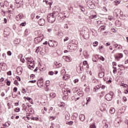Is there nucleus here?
Returning <instances> with one entry per match:
<instances>
[{
  "mask_svg": "<svg viewBox=\"0 0 128 128\" xmlns=\"http://www.w3.org/2000/svg\"><path fill=\"white\" fill-rule=\"evenodd\" d=\"M48 44V41H46L44 43H43V44Z\"/></svg>",
  "mask_w": 128,
  "mask_h": 128,
  "instance_id": "obj_64",
  "label": "nucleus"
},
{
  "mask_svg": "<svg viewBox=\"0 0 128 128\" xmlns=\"http://www.w3.org/2000/svg\"><path fill=\"white\" fill-rule=\"evenodd\" d=\"M60 14L58 12H52V13H48L47 15V20L48 22L52 23L56 22V18Z\"/></svg>",
  "mask_w": 128,
  "mask_h": 128,
  "instance_id": "obj_1",
  "label": "nucleus"
},
{
  "mask_svg": "<svg viewBox=\"0 0 128 128\" xmlns=\"http://www.w3.org/2000/svg\"><path fill=\"white\" fill-rule=\"evenodd\" d=\"M16 72L19 76H20L22 74V68L20 66L17 68Z\"/></svg>",
  "mask_w": 128,
  "mask_h": 128,
  "instance_id": "obj_10",
  "label": "nucleus"
},
{
  "mask_svg": "<svg viewBox=\"0 0 128 128\" xmlns=\"http://www.w3.org/2000/svg\"><path fill=\"white\" fill-rule=\"evenodd\" d=\"M74 82L75 84H77V82H78V79H75V80H74Z\"/></svg>",
  "mask_w": 128,
  "mask_h": 128,
  "instance_id": "obj_52",
  "label": "nucleus"
},
{
  "mask_svg": "<svg viewBox=\"0 0 128 128\" xmlns=\"http://www.w3.org/2000/svg\"><path fill=\"white\" fill-rule=\"evenodd\" d=\"M90 128H96V124H91L90 125Z\"/></svg>",
  "mask_w": 128,
  "mask_h": 128,
  "instance_id": "obj_30",
  "label": "nucleus"
},
{
  "mask_svg": "<svg viewBox=\"0 0 128 128\" xmlns=\"http://www.w3.org/2000/svg\"><path fill=\"white\" fill-rule=\"evenodd\" d=\"M24 34L25 36H28V29L25 30Z\"/></svg>",
  "mask_w": 128,
  "mask_h": 128,
  "instance_id": "obj_36",
  "label": "nucleus"
},
{
  "mask_svg": "<svg viewBox=\"0 0 128 128\" xmlns=\"http://www.w3.org/2000/svg\"><path fill=\"white\" fill-rule=\"evenodd\" d=\"M90 98H86L87 102H86V104H88V102H90Z\"/></svg>",
  "mask_w": 128,
  "mask_h": 128,
  "instance_id": "obj_47",
  "label": "nucleus"
},
{
  "mask_svg": "<svg viewBox=\"0 0 128 128\" xmlns=\"http://www.w3.org/2000/svg\"><path fill=\"white\" fill-rule=\"evenodd\" d=\"M106 30V26H100L98 30H100V32H104V30Z\"/></svg>",
  "mask_w": 128,
  "mask_h": 128,
  "instance_id": "obj_15",
  "label": "nucleus"
},
{
  "mask_svg": "<svg viewBox=\"0 0 128 128\" xmlns=\"http://www.w3.org/2000/svg\"><path fill=\"white\" fill-rule=\"evenodd\" d=\"M114 19V18L112 16H108V20H112Z\"/></svg>",
  "mask_w": 128,
  "mask_h": 128,
  "instance_id": "obj_50",
  "label": "nucleus"
},
{
  "mask_svg": "<svg viewBox=\"0 0 128 128\" xmlns=\"http://www.w3.org/2000/svg\"><path fill=\"white\" fill-rule=\"evenodd\" d=\"M36 82V80H32L29 81V82H32V84H34V82Z\"/></svg>",
  "mask_w": 128,
  "mask_h": 128,
  "instance_id": "obj_46",
  "label": "nucleus"
},
{
  "mask_svg": "<svg viewBox=\"0 0 128 128\" xmlns=\"http://www.w3.org/2000/svg\"><path fill=\"white\" fill-rule=\"evenodd\" d=\"M99 77L102 78L104 76V70H102L100 72L99 74H98Z\"/></svg>",
  "mask_w": 128,
  "mask_h": 128,
  "instance_id": "obj_11",
  "label": "nucleus"
},
{
  "mask_svg": "<svg viewBox=\"0 0 128 128\" xmlns=\"http://www.w3.org/2000/svg\"><path fill=\"white\" fill-rule=\"evenodd\" d=\"M113 72L114 74H116V68H114L113 70Z\"/></svg>",
  "mask_w": 128,
  "mask_h": 128,
  "instance_id": "obj_56",
  "label": "nucleus"
},
{
  "mask_svg": "<svg viewBox=\"0 0 128 128\" xmlns=\"http://www.w3.org/2000/svg\"><path fill=\"white\" fill-rule=\"evenodd\" d=\"M28 2L30 6H34V0H28Z\"/></svg>",
  "mask_w": 128,
  "mask_h": 128,
  "instance_id": "obj_21",
  "label": "nucleus"
},
{
  "mask_svg": "<svg viewBox=\"0 0 128 128\" xmlns=\"http://www.w3.org/2000/svg\"><path fill=\"white\" fill-rule=\"evenodd\" d=\"M77 94H78L79 96H84V92L80 91L77 93Z\"/></svg>",
  "mask_w": 128,
  "mask_h": 128,
  "instance_id": "obj_20",
  "label": "nucleus"
},
{
  "mask_svg": "<svg viewBox=\"0 0 128 128\" xmlns=\"http://www.w3.org/2000/svg\"><path fill=\"white\" fill-rule=\"evenodd\" d=\"M98 88H100V86H95L94 88V92H96V90H98Z\"/></svg>",
  "mask_w": 128,
  "mask_h": 128,
  "instance_id": "obj_24",
  "label": "nucleus"
},
{
  "mask_svg": "<svg viewBox=\"0 0 128 128\" xmlns=\"http://www.w3.org/2000/svg\"><path fill=\"white\" fill-rule=\"evenodd\" d=\"M68 96L64 95L63 96V100H68Z\"/></svg>",
  "mask_w": 128,
  "mask_h": 128,
  "instance_id": "obj_28",
  "label": "nucleus"
},
{
  "mask_svg": "<svg viewBox=\"0 0 128 128\" xmlns=\"http://www.w3.org/2000/svg\"><path fill=\"white\" fill-rule=\"evenodd\" d=\"M66 124H68L69 126H72L74 124V122L70 121L66 122Z\"/></svg>",
  "mask_w": 128,
  "mask_h": 128,
  "instance_id": "obj_25",
  "label": "nucleus"
},
{
  "mask_svg": "<svg viewBox=\"0 0 128 128\" xmlns=\"http://www.w3.org/2000/svg\"><path fill=\"white\" fill-rule=\"evenodd\" d=\"M98 44V42L96 41L93 43L94 46H97Z\"/></svg>",
  "mask_w": 128,
  "mask_h": 128,
  "instance_id": "obj_34",
  "label": "nucleus"
},
{
  "mask_svg": "<svg viewBox=\"0 0 128 128\" xmlns=\"http://www.w3.org/2000/svg\"><path fill=\"white\" fill-rule=\"evenodd\" d=\"M114 14L117 17L120 16V14H122V10L118 8L115 9L114 11Z\"/></svg>",
  "mask_w": 128,
  "mask_h": 128,
  "instance_id": "obj_6",
  "label": "nucleus"
},
{
  "mask_svg": "<svg viewBox=\"0 0 128 128\" xmlns=\"http://www.w3.org/2000/svg\"><path fill=\"white\" fill-rule=\"evenodd\" d=\"M114 96V92H110V93L106 94L105 96L106 100L110 102L112 100V98Z\"/></svg>",
  "mask_w": 128,
  "mask_h": 128,
  "instance_id": "obj_3",
  "label": "nucleus"
},
{
  "mask_svg": "<svg viewBox=\"0 0 128 128\" xmlns=\"http://www.w3.org/2000/svg\"><path fill=\"white\" fill-rule=\"evenodd\" d=\"M0 4L2 8H4V3H0Z\"/></svg>",
  "mask_w": 128,
  "mask_h": 128,
  "instance_id": "obj_61",
  "label": "nucleus"
},
{
  "mask_svg": "<svg viewBox=\"0 0 128 128\" xmlns=\"http://www.w3.org/2000/svg\"><path fill=\"white\" fill-rule=\"evenodd\" d=\"M34 16H36V14L34 13H32L31 14V18H34Z\"/></svg>",
  "mask_w": 128,
  "mask_h": 128,
  "instance_id": "obj_39",
  "label": "nucleus"
},
{
  "mask_svg": "<svg viewBox=\"0 0 128 128\" xmlns=\"http://www.w3.org/2000/svg\"><path fill=\"white\" fill-rule=\"evenodd\" d=\"M31 120H38V117H32L31 118Z\"/></svg>",
  "mask_w": 128,
  "mask_h": 128,
  "instance_id": "obj_32",
  "label": "nucleus"
},
{
  "mask_svg": "<svg viewBox=\"0 0 128 128\" xmlns=\"http://www.w3.org/2000/svg\"><path fill=\"white\" fill-rule=\"evenodd\" d=\"M122 56H124V55L122 54L118 53L116 54L115 58L116 60H120V58H122Z\"/></svg>",
  "mask_w": 128,
  "mask_h": 128,
  "instance_id": "obj_7",
  "label": "nucleus"
},
{
  "mask_svg": "<svg viewBox=\"0 0 128 128\" xmlns=\"http://www.w3.org/2000/svg\"><path fill=\"white\" fill-rule=\"evenodd\" d=\"M66 62H70V57H68V56H66Z\"/></svg>",
  "mask_w": 128,
  "mask_h": 128,
  "instance_id": "obj_31",
  "label": "nucleus"
},
{
  "mask_svg": "<svg viewBox=\"0 0 128 128\" xmlns=\"http://www.w3.org/2000/svg\"><path fill=\"white\" fill-rule=\"evenodd\" d=\"M68 48L71 50V52H72V50L74 52V50H76V42L69 44H68Z\"/></svg>",
  "mask_w": 128,
  "mask_h": 128,
  "instance_id": "obj_2",
  "label": "nucleus"
},
{
  "mask_svg": "<svg viewBox=\"0 0 128 128\" xmlns=\"http://www.w3.org/2000/svg\"><path fill=\"white\" fill-rule=\"evenodd\" d=\"M63 94L64 96H68V90H64Z\"/></svg>",
  "mask_w": 128,
  "mask_h": 128,
  "instance_id": "obj_29",
  "label": "nucleus"
},
{
  "mask_svg": "<svg viewBox=\"0 0 128 128\" xmlns=\"http://www.w3.org/2000/svg\"><path fill=\"white\" fill-rule=\"evenodd\" d=\"M123 100H124V102H126V100H127L126 97H124Z\"/></svg>",
  "mask_w": 128,
  "mask_h": 128,
  "instance_id": "obj_63",
  "label": "nucleus"
},
{
  "mask_svg": "<svg viewBox=\"0 0 128 128\" xmlns=\"http://www.w3.org/2000/svg\"><path fill=\"white\" fill-rule=\"evenodd\" d=\"M54 64H55V66H56L57 68H60V67H62V64H60V63L58 64V62H54Z\"/></svg>",
  "mask_w": 128,
  "mask_h": 128,
  "instance_id": "obj_19",
  "label": "nucleus"
},
{
  "mask_svg": "<svg viewBox=\"0 0 128 128\" xmlns=\"http://www.w3.org/2000/svg\"><path fill=\"white\" fill-rule=\"evenodd\" d=\"M50 96H51V98H56V94L50 93Z\"/></svg>",
  "mask_w": 128,
  "mask_h": 128,
  "instance_id": "obj_33",
  "label": "nucleus"
},
{
  "mask_svg": "<svg viewBox=\"0 0 128 128\" xmlns=\"http://www.w3.org/2000/svg\"><path fill=\"white\" fill-rule=\"evenodd\" d=\"M42 40H44V36L42 35L37 38H36L34 39V44H38L39 42H40Z\"/></svg>",
  "mask_w": 128,
  "mask_h": 128,
  "instance_id": "obj_5",
  "label": "nucleus"
},
{
  "mask_svg": "<svg viewBox=\"0 0 128 128\" xmlns=\"http://www.w3.org/2000/svg\"><path fill=\"white\" fill-rule=\"evenodd\" d=\"M2 56L3 58H6V53H4L2 54Z\"/></svg>",
  "mask_w": 128,
  "mask_h": 128,
  "instance_id": "obj_59",
  "label": "nucleus"
},
{
  "mask_svg": "<svg viewBox=\"0 0 128 128\" xmlns=\"http://www.w3.org/2000/svg\"><path fill=\"white\" fill-rule=\"evenodd\" d=\"M26 24V22H22L20 24V26H24Z\"/></svg>",
  "mask_w": 128,
  "mask_h": 128,
  "instance_id": "obj_38",
  "label": "nucleus"
},
{
  "mask_svg": "<svg viewBox=\"0 0 128 128\" xmlns=\"http://www.w3.org/2000/svg\"><path fill=\"white\" fill-rule=\"evenodd\" d=\"M76 118H78V113H74L72 116V118H73V120H76Z\"/></svg>",
  "mask_w": 128,
  "mask_h": 128,
  "instance_id": "obj_17",
  "label": "nucleus"
},
{
  "mask_svg": "<svg viewBox=\"0 0 128 128\" xmlns=\"http://www.w3.org/2000/svg\"><path fill=\"white\" fill-rule=\"evenodd\" d=\"M26 60L29 62V64H32V62H34V61L32 60V58H26Z\"/></svg>",
  "mask_w": 128,
  "mask_h": 128,
  "instance_id": "obj_14",
  "label": "nucleus"
},
{
  "mask_svg": "<svg viewBox=\"0 0 128 128\" xmlns=\"http://www.w3.org/2000/svg\"><path fill=\"white\" fill-rule=\"evenodd\" d=\"M128 90H125L124 91V94H128Z\"/></svg>",
  "mask_w": 128,
  "mask_h": 128,
  "instance_id": "obj_60",
  "label": "nucleus"
},
{
  "mask_svg": "<svg viewBox=\"0 0 128 128\" xmlns=\"http://www.w3.org/2000/svg\"><path fill=\"white\" fill-rule=\"evenodd\" d=\"M14 92H18V88L16 87L14 88Z\"/></svg>",
  "mask_w": 128,
  "mask_h": 128,
  "instance_id": "obj_48",
  "label": "nucleus"
},
{
  "mask_svg": "<svg viewBox=\"0 0 128 128\" xmlns=\"http://www.w3.org/2000/svg\"><path fill=\"white\" fill-rule=\"evenodd\" d=\"M79 120H80L81 122H84V120H86V116L84 114H81L79 116Z\"/></svg>",
  "mask_w": 128,
  "mask_h": 128,
  "instance_id": "obj_12",
  "label": "nucleus"
},
{
  "mask_svg": "<svg viewBox=\"0 0 128 128\" xmlns=\"http://www.w3.org/2000/svg\"><path fill=\"white\" fill-rule=\"evenodd\" d=\"M83 64L84 66H86L87 68H88V62L86 61H84Z\"/></svg>",
  "mask_w": 128,
  "mask_h": 128,
  "instance_id": "obj_23",
  "label": "nucleus"
},
{
  "mask_svg": "<svg viewBox=\"0 0 128 128\" xmlns=\"http://www.w3.org/2000/svg\"><path fill=\"white\" fill-rule=\"evenodd\" d=\"M98 58H100V60L102 61L104 60V58L102 57V56H100V57H98Z\"/></svg>",
  "mask_w": 128,
  "mask_h": 128,
  "instance_id": "obj_40",
  "label": "nucleus"
},
{
  "mask_svg": "<svg viewBox=\"0 0 128 128\" xmlns=\"http://www.w3.org/2000/svg\"><path fill=\"white\" fill-rule=\"evenodd\" d=\"M37 85L40 88L41 86H44V82H42V80H38L37 82Z\"/></svg>",
  "mask_w": 128,
  "mask_h": 128,
  "instance_id": "obj_13",
  "label": "nucleus"
},
{
  "mask_svg": "<svg viewBox=\"0 0 128 128\" xmlns=\"http://www.w3.org/2000/svg\"><path fill=\"white\" fill-rule=\"evenodd\" d=\"M90 37L88 34L87 36L86 37V35H84V38L86 39V40H88V38Z\"/></svg>",
  "mask_w": 128,
  "mask_h": 128,
  "instance_id": "obj_53",
  "label": "nucleus"
},
{
  "mask_svg": "<svg viewBox=\"0 0 128 128\" xmlns=\"http://www.w3.org/2000/svg\"><path fill=\"white\" fill-rule=\"evenodd\" d=\"M40 46H38L36 48V52H37V54H38V52H40Z\"/></svg>",
  "mask_w": 128,
  "mask_h": 128,
  "instance_id": "obj_27",
  "label": "nucleus"
},
{
  "mask_svg": "<svg viewBox=\"0 0 128 128\" xmlns=\"http://www.w3.org/2000/svg\"><path fill=\"white\" fill-rule=\"evenodd\" d=\"M103 10H104V12H108V9H106V6H104L103 8Z\"/></svg>",
  "mask_w": 128,
  "mask_h": 128,
  "instance_id": "obj_58",
  "label": "nucleus"
},
{
  "mask_svg": "<svg viewBox=\"0 0 128 128\" xmlns=\"http://www.w3.org/2000/svg\"><path fill=\"white\" fill-rule=\"evenodd\" d=\"M38 24L39 26H44V24H46V20L44 19H40V20L38 22Z\"/></svg>",
  "mask_w": 128,
  "mask_h": 128,
  "instance_id": "obj_8",
  "label": "nucleus"
},
{
  "mask_svg": "<svg viewBox=\"0 0 128 128\" xmlns=\"http://www.w3.org/2000/svg\"><path fill=\"white\" fill-rule=\"evenodd\" d=\"M8 76H12V71H9L7 72Z\"/></svg>",
  "mask_w": 128,
  "mask_h": 128,
  "instance_id": "obj_49",
  "label": "nucleus"
},
{
  "mask_svg": "<svg viewBox=\"0 0 128 128\" xmlns=\"http://www.w3.org/2000/svg\"><path fill=\"white\" fill-rule=\"evenodd\" d=\"M14 84H16V86H18V82L16 80H15L14 82Z\"/></svg>",
  "mask_w": 128,
  "mask_h": 128,
  "instance_id": "obj_43",
  "label": "nucleus"
},
{
  "mask_svg": "<svg viewBox=\"0 0 128 128\" xmlns=\"http://www.w3.org/2000/svg\"><path fill=\"white\" fill-rule=\"evenodd\" d=\"M96 15H92V16H89V18H92H92H96Z\"/></svg>",
  "mask_w": 128,
  "mask_h": 128,
  "instance_id": "obj_26",
  "label": "nucleus"
},
{
  "mask_svg": "<svg viewBox=\"0 0 128 128\" xmlns=\"http://www.w3.org/2000/svg\"><path fill=\"white\" fill-rule=\"evenodd\" d=\"M7 54H8V56H12V52H10V51H8V52H7Z\"/></svg>",
  "mask_w": 128,
  "mask_h": 128,
  "instance_id": "obj_41",
  "label": "nucleus"
},
{
  "mask_svg": "<svg viewBox=\"0 0 128 128\" xmlns=\"http://www.w3.org/2000/svg\"><path fill=\"white\" fill-rule=\"evenodd\" d=\"M16 78L19 82H20V78L18 76H16Z\"/></svg>",
  "mask_w": 128,
  "mask_h": 128,
  "instance_id": "obj_55",
  "label": "nucleus"
},
{
  "mask_svg": "<svg viewBox=\"0 0 128 128\" xmlns=\"http://www.w3.org/2000/svg\"><path fill=\"white\" fill-rule=\"evenodd\" d=\"M58 20H59V22H62V16H60V15H59L58 17Z\"/></svg>",
  "mask_w": 128,
  "mask_h": 128,
  "instance_id": "obj_35",
  "label": "nucleus"
},
{
  "mask_svg": "<svg viewBox=\"0 0 128 128\" xmlns=\"http://www.w3.org/2000/svg\"><path fill=\"white\" fill-rule=\"evenodd\" d=\"M66 40H68V37L66 36V38L64 39V42H66Z\"/></svg>",
  "mask_w": 128,
  "mask_h": 128,
  "instance_id": "obj_57",
  "label": "nucleus"
},
{
  "mask_svg": "<svg viewBox=\"0 0 128 128\" xmlns=\"http://www.w3.org/2000/svg\"><path fill=\"white\" fill-rule=\"evenodd\" d=\"M85 92H90V88H85Z\"/></svg>",
  "mask_w": 128,
  "mask_h": 128,
  "instance_id": "obj_45",
  "label": "nucleus"
},
{
  "mask_svg": "<svg viewBox=\"0 0 128 128\" xmlns=\"http://www.w3.org/2000/svg\"><path fill=\"white\" fill-rule=\"evenodd\" d=\"M120 86H122V88H128V86L126 84H120Z\"/></svg>",
  "mask_w": 128,
  "mask_h": 128,
  "instance_id": "obj_22",
  "label": "nucleus"
},
{
  "mask_svg": "<svg viewBox=\"0 0 128 128\" xmlns=\"http://www.w3.org/2000/svg\"><path fill=\"white\" fill-rule=\"evenodd\" d=\"M64 114L65 116V118L66 120H68L70 118V113L66 111L64 113Z\"/></svg>",
  "mask_w": 128,
  "mask_h": 128,
  "instance_id": "obj_9",
  "label": "nucleus"
},
{
  "mask_svg": "<svg viewBox=\"0 0 128 128\" xmlns=\"http://www.w3.org/2000/svg\"><path fill=\"white\" fill-rule=\"evenodd\" d=\"M30 64L29 65L30 66H31L32 68H34V62H32V63Z\"/></svg>",
  "mask_w": 128,
  "mask_h": 128,
  "instance_id": "obj_54",
  "label": "nucleus"
},
{
  "mask_svg": "<svg viewBox=\"0 0 128 128\" xmlns=\"http://www.w3.org/2000/svg\"><path fill=\"white\" fill-rule=\"evenodd\" d=\"M114 2H115V4H120V0H115Z\"/></svg>",
  "mask_w": 128,
  "mask_h": 128,
  "instance_id": "obj_51",
  "label": "nucleus"
},
{
  "mask_svg": "<svg viewBox=\"0 0 128 128\" xmlns=\"http://www.w3.org/2000/svg\"><path fill=\"white\" fill-rule=\"evenodd\" d=\"M54 74V73L52 71L49 72H48V74H50V76H53Z\"/></svg>",
  "mask_w": 128,
  "mask_h": 128,
  "instance_id": "obj_44",
  "label": "nucleus"
},
{
  "mask_svg": "<svg viewBox=\"0 0 128 128\" xmlns=\"http://www.w3.org/2000/svg\"><path fill=\"white\" fill-rule=\"evenodd\" d=\"M110 114H114L116 112V110L114 108H111L110 110Z\"/></svg>",
  "mask_w": 128,
  "mask_h": 128,
  "instance_id": "obj_18",
  "label": "nucleus"
},
{
  "mask_svg": "<svg viewBox=\"0 0 128 128\" xmlns=\"http://www.w3.org/2000/svg\"><path fill=\"white\" fill-rule=\"evenodd\" d=\"M65 18H66V16H61L62 20H64Z\"/></svg>",
  "mask_w": 128,
  "mask_h": 128,
  "instance_id": "obj_62",
  "label": "nucleus"
},
{
  "mask_svg": "<svg viewBox=\"0 0 128 128\" xmlns=\"http://www.w3.org/2000/svg\"><path fill=\"white\" fill-rule=\"evenodd\" d=\"M48 44L51 48H56L58 46V42L54 41L52 40H50L48 42Z\"/></svg>",
  "mask_w": 128,
  "mask_h": 128,
  "instance_id": "obj_4",
  "label": "nucleus"
},
{
  "mask_svg": "<svg viewBox=\"0 0 128 128\" xmlns=\"http://www.w3.org/2000/svg\"><path fill=\"white\" fill-rule=\"evenodd\" d=\"M20 110V109L19 108H15L14 111L16 112H18Z\"/></svg>",
  "mask_w": 128,
  "mask_h": 128,
  "instance_id": "obj_37",
  "label": "nucleus"
},
{
  "mask_svg": "<svg viewBox=\"0 0 128 128\" xmlns=\"http://www.w3.org/2000/svg\"><path fill=\"white\" fill-rule=\"evenodd\" d=\"M6 84L8 86H10V82L8 80H7Z\"/></svg>",
  "mask_w": 128,
  "mask_h": 128,
  "instance_id": "obj_42",
  "label": "nucleus"
},
{
  "mask_svg": "<svg viewBox=\"0 0 128 128\" xmlns=\"http://www.w3.org/2000/svg\"><path fill=\"white\" fill-rule=\"evenodd\" d=\"M24 18V16L23 15H22V14H18L17 16H16V20H22V18Z\"/></svg>",
  "mask_w": 128,
  "mask_h": 128,
  "instance_id": "obj_16",
  "label": "nucleus"
}]
</instances>
